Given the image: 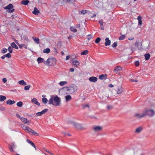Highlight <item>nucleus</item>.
Here are the masks:
<instances>
[{
    "label": "nucleus",
    "mask_w": 155,
    "mask_h": 155,
    "mask_svg": "<svg viewBox=\"0 0 155 155\" xmlns=\"http://www.w3.org/2000/svg\"><path fill=\"white\" fill-rule=\"evenodd\" d=\"M48 110L47 109H45L40 112H38L36 113V115L38 116H41L43 114L45 113L48 111Z\"/></svg>",
    "instance_id": "nucleus-8"
},
{
    "label": "nucleus",
    "mask_w": 155,
    "mask_h": 155,
    "mask_svg": "<svg viewBox=\"0 0 155 155\" xmlns=\"http://www.w3.org/2000/svg\"><path fill=\"white\" fill-rule=\"evenodd\" d=\"M74 71V69L72 68L70 69V71L71 72H73Z\"/></svg>",
    "instance_id": "nucleus-62"
},
{
    "label": "nucleus",
    "mask_w": 155,
    "mask_h": 155,
    "mask_svg": "<svg viewBox=\"0 0 155 155\" xmlns=\"http://www.w3.org/2000/svg\"><path fill=\"white\" fill-rule=\"evenodd\" d=\"M21 127L25 130H28L29 127L28 126H26L23 124L21 125Z\"/></svg>",
    "instance_id": "nucleus-23"
},
{
    "label": "nucleus",
    "mask_w": 155,
    "mask_h": 155,
    "mask_svg": "<svg viewBox=\"0 0 155 155\" xmlns=\"http://www.w3.org/2000/svg\"><path fill=\"white\" fill-rule=\"evenodd\" d=\"M23 104V103L22 102L20 101L19 102H18L17 103V105L19 107H21L22 106V105Z\"/></svg>",
    "instance_id": "nucleus-42"
},
{
    "label": "nucleus",
    "mask_w": 155,
    "mask_h": 155,
    "mask_svg": "<svg viewBox=\"0 0 155 155\" xmlns=\"http://www.w3.org/2000/svg\"><path fill=\"white\" fill-rule=\"evenodd\" d=\"M113 106L111 105L108 106H107V109L109 110H111L113 108Z\"/></svg>",
    "instance_id": "nucleus-53"
},
{
    "label": "nucleus",
    "mask_w": 155,
    "mask_h": 155,
    "mask_svg": "<svg viewBox=\"0 0 155 155\" xmlns=\"http://www.w3.org/2000/svg\"><path fill=\"white\" fill-rule=\"evenodd\" d=\"M117 42H114L112 45V46L114 48H116L117 46Z\"/></svg>",
    "instance_id": "nucleus-48"
},
{
    "label": "nucleus",
    "mask_w": 155,
    "mask_h": 155,
    "mask_svg": "<svg viewBox=\"0 0 155 155\" xmlns=\"http://www.w3.org/2000/svg\"><path fill=\"white\" fill-rule=\"evenodd\" d=\"M13 8V5L11 4H9L8 5L4 7L3 8L5 9L10 10Z\"/></svg>",
    "instance_id": "nucleus-12"
},
{
    "label": "nucleus",
    "mask_w": 155,
    "mask_h": 155,
    "mask_svg": "<svg viewBox=\"0 0 155 155\" xmlns=\"http://www.w3.org/2000/svg\"><path fill=\"white\" fill-rule=\"evenodd\" d=\"M6 97L3 95H0V101H3L6 100Z\"/></svg>",
    "instance_id": "nucleus-31"
},
{
    "label": "nucleus",
    "mask_w": 155,
    "mask_h": 155,
    "mask_svg": "<svg viewBox=\"0 0 155 155\" xmlns=\"http://www.w3.org/2000/svg\"><path fill=\"white\" fill-rule=\"evenodd\" d=\"M50 49L49 48H47L44 49L43 51V52L44 53H48L50 52Z\"/></svg>",
    "instance_id": "nucleus-32"
},
{
    "label": "nucleus",
    "mask_w": 155,
    "mask_h": 155,
    "mask_svg": "<svg viewBox=\"0 0 155 155\" xmlns=\"http://www.w3.org/2000/svg\"><path fill=\"white\" fill-rule=\"evenodd\" d=\"M40 12L38 10L36 7H35L34 8V10L32 12V13L35 15H38L39 14Z\"/></svg>",
    "instance_id": "nucleus-17"
},
{
    "label": "nucleus",
    "mask_w": 155,
    "mask_h": 155,
    "mask_svg": "<svg viewBox=\"0 0 155 155\" xmlns=\"http://www.w3.org/2000/svg\"><path fill=\"white\" fill-rule=\"evenodd\" d=\"M9 149H10V151L11 152H12L13 151V147L12 146L10 145Z\"/></svg>",
    "instance_id": "nucleus-57"
},
{
    "label": "nucleus",
    "mask_w": 155,
    "mask_h": 155,
    "mask_svg": "<svg viewBox=\"0 0 155 155\" xmlns=\"http://www.w3.org/2000/svg\"><path fill=\"white\" fill-rule=\"evenodd\" d=\"M23 47H24L25 48L27 49L26 45L25 44H21L19 45V48H22Z\"/></svg>",
    "instance_id": "nucleus-34"
},
{
    "label": "nucleus",
    "mask_w": 155,
    "mask_h": 155,
    "mask_svg": "<svg viewBox=\"0 0 155 155\" xmlns=\"http://www.w3.org/2000/svg\"><path fill=\"white\" fill-rule=\"evenodd\" d=\"M131 50L132 52H133L136 50V48H132Z\"/></svg>",
    "instance_id": "nucleus-61"
},
{
    "label": "nucleus",
    "mask_w": 155,
    "mask_h": 155,
    "mask_svg": "<svg viewBox=\"0 0 155 155\" xmlns=\"http://www.w3.org/2000/svg\"><path fill=\"white\" fill-rule=\"evenodd\" d=\"M107 74H101L99 76V78L101 80H106L107 78Z\"/></svg>",
    "instance_id": "nucleus-20"
},
{
    "label": "nucleus",
    "mask_w": 155,
    "mask_h": 155,
    "mask_svg": "<svg viewBox=\"0 0 155 155\" xmlns=\"http://www.w3.org/2000/svg\"><path fill=\"white\" fill-rule=\"evenodd\" d=\"M29 2V1L28 0H22L21 2V4L22 5H27L28 4V3Z\"/></svg>",
    "instance_id": "nucleus-22"
},
{
    "label": "nucleus",
    "mask_w": 155,
    "mask_h": 155,
    "mask_svg": "<svg viewBox=\"0 0 155 155\" xmlns=\"http://www.w3.org/2000/svg\"><path fill=\"white\" fill-rule=\"evenodd\" d=\"M143 128L142 127H140L137 128L135 130L134 132L137 134H139L142 131Z\"/></svg>",
    "instance_id": "nucleus-10"
},
{
    "label": "nucleus",
    "mask_w": 155,
    "mask_h": 155,
    "mask_svg": "<svg viewBox=\"0 0 155 155\" xmlns=\"http://www.w3.org/2000/svg\"><path fill=\"white\" fill-rule=\"evenodd\" d=\"M108 87H114V85L111 84H109L108 85Z\"/></svg>",
    "instance_id": "nucleus-63"
},
{
    "label": "nucleus",
    "mask_w": 155,
    "mask_h": 155,
    "mask_svg": "<svg viewBox=\"0 0 155 155\" xmlns=\"http://www.w3.org/2000/svg\"><path fill=\"white\" fill-rule=\"evenodd\" d=\"M135 46L137 47L139 50H140L142 48L141 45H139L137 41L135 43Z\"/></svg>",
    "instance_id": "nucleus-21"
},
{
    "label": "nucleus",
    "mask_w": 155,
    "mask_h": 155,
    "mask_svg": "<svg viewBox=\"0 0 155 155\" xmlns=\"http://www.w3.org/2000/svg\"><path fill=\"white\" fill-rule=\"evenodd\" d=\"M134 64L136 66H138L139 65V62L138 61H136L135 62Z\"/></svg>",
    "instance_id": "nucleus-50"
},
{
    "label": "nucleus",
    "mask_w": 155,
    "mask_h": 155,
    "mask_svg": "<svg viewBox=\"0 0 155 155\" xmlns=\"http://www.w3.org/2000/svg\"><path fill=\"white\" fill-rule=\"evenodd\" d=\"M70 30L71 31L74 32H76L77 31V29L73 27H70Z\"/></svg>",
    "instance_id": "nucleus-38"
},
{
    "label": "nucleus",
    "mask_w": 155,
    "mask_h": 155,
    "mask_svg": "<svg viewBox=\"0 0 155 155\" xmlns=\"http://www.w3.org/2000/svg\"><path fill=\"white\" fill-rule=\"evenodd\" d=\"M48 101L47 99L45 98H42V102L44 104H46L47 103Z\"/></svg>",
    "instance_id": "nucleus-36"
},
{
    "label": "nucleus",
    "mask_w": 155,
    "mask_h": 155,
    "mask_svg": "<svg viewBox=\"0 0 155 155\" xmlns=\"http://www.w3.org/2000/svg\"><path fill=\"white\" fill-rule=\"evenodd\" d=\"M7 49L5 48H3L2 50V53L4 54L7 52Z\"/></svg>",
    "instance_id": "nucleus-47"
},
{
    "label": "nucleus",
    "mask_w": 155,
    "mask_h": 155,
    "mask_svg": "<svg viewBox=\"0 0 155 155\" xmlns=\"http://www.w3.org/2000/svg\"><path fill=\"white\" fill-rule=\"evenodd\" d=\"M142 24V21L141 20L138 21V25H141Z\"/></svg>",
    "instance_id": "nucleus-58"
},
{
    "label": "nucleus",
    "mask_w": 155,
    "mask_h": 155,
    "mask_svg": "<svg viewBox=\"0 0 155 155\" xmlns=\"http://www.w3.org/2000/svg\"><path fill=\"white\" fill-rule=\"evenodd\" d=\"M145 59L146 60H148L150 58V55L149 54H146L144 55Z\"/></svg>",
    "instance_id": "nucleus-30"
},
{
    "label": "nucleus",
    "mask_w": 155,
    "mask_h": 155,
    "mask_svg": "<svg viewBox=\"0 0 155 155\" xmlns=\"http://www.w3.org/2000/svg\"><path fill=\"white\" fill-rule=\"evenodd\" d=\"M126 37L124 35H122L120 36L119 38V40H121L124 39Z\"/></svg>",
    "instance_id": "nucleus-37"
},
{
    "label": "nucleus",
    "mask_w": 155,
    "mask_h": 155,
    "mask_svg": "<svg viewBox=\"0 0 155 155\" xmlns=\"http://www.w3.org/2000/svg\"><path fill=\"white\" fill-rule=\"evenodd\" d=\"M99 23L101 25H103V22L102 20L99 21Z\"/></svg>",
    "instance_id": "nucleus-55"
},
{
    "label": "nucleus",
    "mask_w": 155,
    "mask_h": 155,
    "mask_svg": "<svg viewBox=\"0 0 155 155\" xmlns=\"http://www.w3.org/2000/svg\"><path fill=\"white\" fill-rule=\"evenodd\" d=\"M143 113L145 114V117L147 116H148L150 117H152L154 116L155 112L153 110H146L143 112Z\"/></svg>",
    "instance_id": "nucleus-3"
},
{
    "label": "nucleus",
    "mask_w": 155,
    "mask_h": 155,
    "mask_svg": "<svg viewBox=\"0 0 155 155\" xmlns=\"http://www.w3.org/2000/svg\"><path fill=\"white\" fill-rule=\"evenodd\" d=\"M70 58V56L69 55H68L66 56V60H68Z\"/></svg>",
    "instance_id": "nucleus-64"
},
{
    "label": "nucleus",
    "mask_w": 155,
    "mask_h": 155,
    "mask_svg": "<svg viewBox=\"0 0 155 155\" xmlns=\"http://www.w3.org/2000/svg\"><path fill=\"white\" fill-rule=\"evenodd\" d=\"M103 128L101 126H94L93 127L92 130L95 132H99L103 130Z\"/></svg>",
    "instance_id": "nucleus-5"
},
{
    "label": "nucleus",
    "mask_w": 155,
    "mask_h": 155,
    "mask_svg": "<svg viewBox=\"0 0 155 155\" xmlns=\"http://www.w3.org/2000/svg\"><path fill=\"white\" fill-rule=\"evenodd\" d=\"M26 141L28 143H29L31 144L32 147H33L35 148V150H36V147L35 145L34 144L32 141H30L29 139H27Z\"/></svg>",
    "instance_id": "nucleus-19"
},
{
    "label": "nucleus",
    "mask_w": 155,
    "mask_h": 155,
    "mask_svg": "<svg viewBox=\"0 0 155 155\" xmlns=\"http://www.w3.org/2000/svg\"><path fill=\"white\" fill-rule=\"evenodd\" d=\"M15 11V9L14 8L12 9V10H9V11H7V12H8V13H12L14 12Z\"/></svg>",
    "instance_id": "nucleus-51"
},
{
    "label": "nucleus",
    "mask_w": 155,
    "mask_h": 155,
    "mask_svg": "<svg viewBox=\"0 0 155 155\" xmlns=\"http://www.w3.org/2000/svg\"><path fill=\"white\" fill-rule=\"evenodd\" d=\"M66 101H68L71 100V96L70 95H68L65 97Z\"/></svg>",
    "instance_id": "nucleus-26"
},
{
    "label": "nucleus",
    "mask_w": 155,
    "mask_h": 155,
    "mask_svg": "<svg viewBox=\"0 0 155 155\" xmlns=\"http://www.w3.org/2000/svg\"><path fill=\"white\" fill-rule=\"evenodd\" d=\"M67 82L66 81H61L59 83V84L61 86H63L65 84H67Z\"/></svg>",
    "instance_id": "nucleus-35"
},
{
    "label": "nucleus",
    "mask_w": 155,
    "mask_h": 155,
    "mask_svg": "<svg viewBox=\"0 0 155 155\" xmlns=\"http://www.w3.org/2000/svg\"><path fill=\"white\" fill-rule=\"evenodd\" d=\"M21 120L24 124H26L28 122L27 119L24 117H21Z\"/></svg>",
    "instance_id": "nucleus-24"
},
{
    "label": "nucleus",
    "mask_w": 155,
    "mask_h": 155,
    "mask_svg": "<svg viewBox=\"0 0 155 155\" xmlns=\"http://www.w3.org/2000/svg\"><path fill=\"white\" fill-rule=\"evenodd\" d=\"M122 69V68L120 66H117L115 68L114 70V71L117 73L119 71H120Z\"/></svg>",
    "instance_id": "nucleus-16"
},
{
    "label": "nucleus",
    "mask_w": 155,
    "mask_h": 155,
    "mask_svg": "<svg viewBox=\"0 0 155 155\" xmlns=\"http://www.w3.org/2000/svg\"><path fill=\"white\" fill-rule=\"evenodd\" d=\"M73 63L74 65H76L77 67H78L79 64V62L78 61H73Z\"/></svg>",
    "instance_id": "nucleus-33"
},
{
    "label": "nucleus",
    "mask_w": 155,
    "mask_h": 155,
    "mask_svg": "<svg viewBox=\"0 0 155 155\" xmlns=\"http://www.w3.org/2000/svg\"><path fill=\"white\" fill-rule=\"evenodd\" d=\"M130 80L132 82H137L138 81L137 80H134L133 79H130Z\"/></svg>",
    "instance_id": "nucleus-54"
},
{
    "label": "nucleus",
    "mask_w": 155,
    "mask_h": 155,
    "mask_svg": "<svg viewBox=\"0 0 155 155\" xmlns=\"http://www.w3.org/2000/svg\"><path fill=\"white\" fill-rule=\"evenodd\" d=\"M65 88L66 89V90L69 91L68 93V94H71L73 93L76 91V90L75 89L74 86H70L69 87H66Z\"/></svg>",
    "instance_id": "nucleus-4"
},
{
    "label": "nucleus",
    "mask_w": 155,
    "mask_h": 155,
    "mask_svg": "<svg viewBox=\"0 0 155 155\" xmlns=\"http://www.w3.org/2000/svg\"><path fill=\"white\" fill-rule=\"evenodd\" d=\"M137 19L138 21L141 20V16L140 15L139 16L137 17Z\"/></svg>",
    "instance_id": "nucleus-59"
},
{
    "label": "nucleus",
    "mask_w": 155,
    "mask_h": 155,
    "mask_svg": "<svg viewBox=\"0 0 155 155\" xmlns=\"http://www.w3.org/2000/svg\"><path fill=\"white\" fill-rule=\"evenodd\" d=\"M89 80L91 82H95L97 81V79L96 77H91L89 78Z\"/></svg>",
    "instance_id": "nucleus-13"
},
{
    "label": "nucleus",
    "mask_w": 155,
    "mask_h": 155,
    "mask_svg": "<svg viewBox=\"0 0 155 155\" xmlns=\"http://www.w3.org/2000/svg\"><path fill=\"white\" fill-rule=\"evenodd\" d=\"M18 83L19 84L23 86H25L26 85V83L23 80L19 81Z\"/></svg>",
    "instance_id": "nucleus-29"
},
{
    "label": "nucleus",
    "mask_w": 155,
    "mask_h": 155,
    "mask_svg": "<svg viewBox=\"0 0 155 155\" xmlns=\"http://www.w3.org/2000/svg\"><path fill=\"white\" fill-rule=\"evenodd\" d=\"M31 87L30 85L26 86L25 87L24 89L25 90H28Z\"/></svg>",
    "instance_id": "nucleus-44"
},
{
    "label": "nucleus",
    "mask_w": 155,
    "mask_h": 155,
    "mask_svg": "<svg viewBox=\"0 0 155 155\" xmlns=\"http://www.w3.org/2000/svg\"><path fill=\"white\" fill-rule=\"evenodd\" d=\"M2 81L4 83H5L7 81V79L6 78H3L2 79Z\"/></svg>",
    "instance_id": "nucleus-60"
},
{
    "label": "nucleus",
    "mask_w": 155,
    "mask_h": 155,
    "mask_svg": "<svg viewBox=\"0 0 155 155\" xmlns=\"http://www.w3.org/2000/svg\"><path fill=\"white\" fill-rule=\"evenodd\" d=\"M15 102L14 101H12L11 100H8L6 101V103L7 104L12 105L15 103Z\"/></svg>",
    "instance_id": "nucleus-18"
},
{
    "label": "nucleus",
    "mask_w": 155,
    "mask_h": 155,
    "mask_svg": "<svg viewBox=\"0 0 155 155\" xmlns=\"http://www.w3.org/2000/svg\"><path fill=\"white\" fill-rule=\"evenodd\" d=\"M110 41L109 40V38H107V45H110Z\"/></svg>",
    "instance_id": "nucleus-52"
},
{
    "label": "nucleus",
    "mask_w": 155,
    "mask_h": 155,
    "mask_svg": "<svg viewBox=\"0 0 155 155\" xmlns=\"http://www.w3.org/2000/svg\"><path fill=\"white\" fill-rule=\"evenodd\" d=\"M32 38L34 39L35 43L38 44H39V41L38 38H35L34 37H32Z\"/></svg>",
    "instance_id": "nucleus-27"
},
{
    "label": "nucleus",
    "mask_w": 155,
    "mask_h": 155,
    "mask_svg": "<svg viewBox=\"0 0 155 155\" xmlns=\"http://www.w3.org/2000/svg\"><path fill=\"white\" fill-rule=\"evenodd\" d=\"M11 46L16 49H18V46L15 44L14 42H12L11 44Z\"/></svg>",
    "instance_id": "nucleus-28"
},
{
    "label": "nucleus",
    "mask_w": 155,
    "mask_h": 155,
    "mask_svg": "<svg viewBox=\"0 0 155 155\" xmlns=\"http://www.w3.org/2000/svg\"><path fill=\"white\" fill-rule=\"evenodd\" d=\"M87 10H82L81 11H79V14H83V15L85 14L86 13H87Z\"/></svg>",
    "instance_id": "nucleus-25"
},
{
    "label": "nucleus",
    "mask_w": 155,
    "mask_h": 155,
    "mask_svg": "<svg viewBox=\"0 0 155 155\" xmlns=\"http://www.w3.org/2000/svg\"><path fill=\"white\" fill-rule=\"evenodd\" d=\"M72 124L78 130H81L84 129V127H82L81 124L73 122H72Z\"/></svg>",
    "instance_id": "nucleus-6"
},
{
    "label": "nucleus",
    "mask_w": 155,
    "mask_h": 155,
    "mask_svg": "<svg viewBox=\"0 0 155 155\" xmlns=\"http://www.w3.org/2000/svg\"><path fill=\"white\" fill-rule=\"evenodd\" d=\"M28 133L31 135H35L38 136L39 134L36 132H35L34 130L32 129L30 127L28 128Z\"/></svg>",
    "instance_id": "nucleus-7"
},
{
    "label": "nucleus",
    "mask_w": 155,
    "mask_h": 155,
    "mask_svg": "<svg viewBox=\"0 0 155 155\" xmlns=\"http://www.w3.org/2000/svg\"><path fill=\"white\" fill-rule=\"evenodd\" d=\"M88 53V51L87 50H85L84 51L81 52V55H86Z\"/></svg>",
    "instance_id": "nucleus-39"
},
{
    "label": "nucleus",
    "mask_w": 155,
    "mask_h": 155,
    "mask_svg": "<svg viewBox=\"0 0 155 155\" xmlns=\"http://www.w3.org/2000/svg\"><path fill=\"white\" fill-rule=\"evenodd\" d=\"M64 1L69 3H71L72 2H75L76 0H64Z\"/></svg>",
    "instance_id": "nucleus-40"
},
{
    "label": "nucleus",
    "mask_w": 155,
    "mask_h": 155,
    "mask_svg": "<svg viewBox=\"0 0 155 155\" xmlns=\"http://www.w3.org/2000/svg\"><path fill=\"white\" fill-rule=\"evenodd\" d=\"M101 40V39L99 37H97L96 39L95 40V42L96 43H98Z\"/></svg>",
    "instance_id": "nucleus-41"
},
{
    "label": "nucleus",
    "mask_w": 155,
    "mask_h": 155,
    "mask_svg": "<svg viewBox=\"0 0 155 155\" xmlns=\"http://www.w3.org/2000/svg\"><path fill=\"white\" fill-rule=\"evenodd\" d=\"M4 55H5V57H7L8 58H10L11 57V55L10 53H8Z\"/></svg>",
    "instance_id": "nucleus-46"
},
{
    "label": "nucleus",
    "mask_w": 155,
    "mask_h": 155,
    "mask_svg": "<svg viewBox=\"0 0 155 155\" xmlns=\"http://www.w3.org/2000/svg\"><path fill=\"white\" fill-rule=\"evenodd\" d=\"M86 107L89 108L90 107L89 105V104H87L86 105L84 104L83 105V109H85Z\"/></svg>",
    "instance_id": "nucleus-43"
},
{
    "label": "nucleus",
    "mask_w": 155,
    "mask_h": 155,
    "mask_svg": "<svg viewBox=\"0 0 155 155\" xmlns=\"http://www.w3.org/2000/svg\"><path fill=\"white\" fill-rule=\"evenodd\" d=\"M37 60L38 64L43 62L45 64V63H46V61H44V59L43 58L41 57L38 58Z\"/></svg>",
    "instance_id": "nucleus-14"
},
{
    "label": "nucleus",
    "mask_w": 155,
    "mask_h": 155,
    "mask_svg": "<svg viewBox=\"0 0 155 155\" xmlns=\"http://www.w3.org/2000/svg\"><path fill=\"white\" fill-rule=\"evenodd\" d=\"M56 61L54 58L52 57H50L47 60L45 64L48 66H52L55 64Z\"/></svg>",
    "instance_id": "nucleus-2"
},
{
    "label": "nucleus",
    "mask_w": 155,
    "mask_h": 155,
    "mask_svg": "<svg viewBox=\"0 0 155 155\" xmlns=\"http://www.w3.org/2000/svg\"><path fill=\"white\" fill-rule=\"evenodd\" d=\"M8 49L10 53H12V49L11 46H9L8 47Z\"/></svg>",
    "instance_id": "nucleus-45"
},
{
    "label": "nucleus",
    "mask_w": 155,
    "mask_h": 155,
    "mask_svg": "<svg viewBox=\"0 0 155 155\" xmlns=\"http://www.w3.org/2000/svg\"><path fill=\"white\" fill-rule=\"evenodd\" d=\"M49 104L54 106H58L60 105L61 100L59 97L56 95L54 97H51L48 101Z\"/></svg>",
    "instance_id": "nucleus-1"
},
{
    "label": "nucleus",
    "mask_w": 155,
    "mask_h": 155,
    "mask_svg": "<svg viewBox=\"0 0 155 155\" xmlns=\"http://www.w3.org/2000/svg\"><path fill=\"white\" fill-rule=\"evenodd\" d=\"M134 116L137 118H142L145 117V114H144L143 112L142 114H140L136 113L135 114Z\"/></svg>",
    "instance_id": "nucleus-9"
},
{
    "label": "nucleus",
    "mask_w": 155,
    "mask_h": 155,
    "mask_svg": "<svg viewBox=\"0 0 155 155\" xmlns=\"http://www.w3.org/2000/svg\"><path fill=\"white\" fill-rule=\"evenodd\" d=\"M123 92V88L121 86H119L118 87L117 90V93L118 94H121Z\"/></svg>",
    "instance_id": "nucleus-11"
},
{
    "label": "nucleus",
    "mask_w": 155,
    "mask_h": 155,
    "mask_svg": "<svg viewBox=\"0 0 155 155\" xmlns=\"http://www.w3.org/2000/svg\"><path fill=\"white\" fill-rule=\"evenodd\" d=\"M92 35H87V39L89 40L92 38Z\"/></svg>",
    "instance_id": "nucleus-49"
},
{
    "label": "nucleus",
    "mask_w": 155,
    "mask_h": 155,
    "mask_svg": "<svg viewBox=\"0 0 155 155\" xmlns=\"http://www.w3.org/2000/svg\"><path fill=\"white\" fill-rule=\"evenodd\" d=\"M31 101L34 104H36L38 106H40V103H39L37 101V99L35 98H33L31 100Z\"/></svg>",
    "instance_id": "nucleus-15"
},
{
    "label": "nucleus",
    "mask_w": 155,
    "mask_h": 155,
    "mask_svg": "<svg viewBox=\"0 0 155 155\" xmlns=\"http://www.w3.org/2000/svg\"><path fill=\"white\" fill-rule=\"evenodd\" d=\"M16 116L18 118H19L20 119H21V117L20 115L19 114H16Z\"/></svg>",
    "instance_id": "nucleus-56"
}]
</instances>
